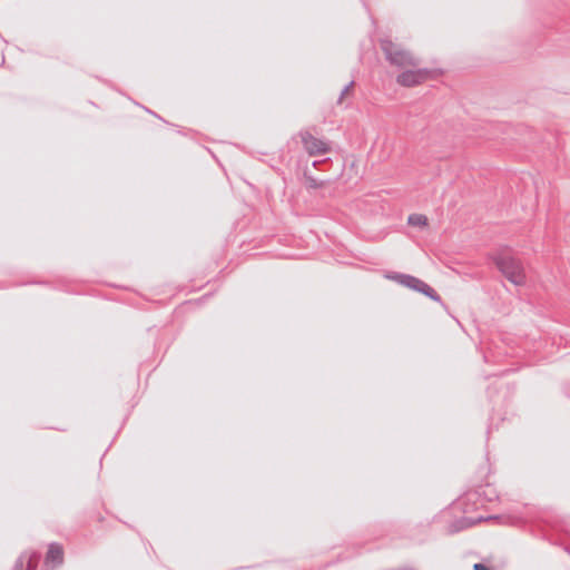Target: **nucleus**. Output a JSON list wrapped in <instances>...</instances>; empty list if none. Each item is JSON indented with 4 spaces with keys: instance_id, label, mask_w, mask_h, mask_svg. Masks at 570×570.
Listing matches in <instances>:
<instances>
[{
    "instance_id": "4",
    "label": "nucleus",
    "mask_w": 570,
    "mask_h": 570,
    "mask_svg": "<svg viewBox=\"0 0 570 570\" xmlns=\"http://www.w3.org/2000/svg\"><path fill=\"white\" fill-rule=\"evenodd\" d=\"M489 520H498L500 521L501 523L503 524H508L510 523V521L512 520L511 517L509 515H490V517H476V518H470V517H461V518H458L455 520H453L449 527H448V533L450 534H454V533H458L460 531H463L465 529H469L482 521H489Z\"/></svg>"
},
{
    "instance_id": "5",
    "label": "nucleus",
    "mask_w": 570,
    "mask_h": 570,
    "mask_svg": "<svg viewBox=\"0 0 570 570\" xmlns=\"http://www.w3.org/2000/svg\"><path fill=\"white\" fill-rule=\"evenodd\" d=\"M301 141L305 151L309 156L327 154L331 150V146L327 141L316 138L308 130H302L298 132Z\"/></svg>"
},
{
    "instance_id": "11",
    "label": "nucleus",
    "mask_w": 570,
    "mask_h": 570,
    "mask_svg": "<svg viewBox=\"0 0 570 570\" xmlns=\"http://www.w3.org/2000/svg\"><path fill=\"white\" fill-rule=\"evenodd\" d=\"M304 180H305L306 188L316 189V188H322L326 185V181L315 179L314 177L308 175L307 171H304Z\"/></svg>"
},
{
    "instance_id": "15",
    "label": "nucleus",
    "mask_w": 570,
    "mask_h": 570,
    "mask_svg": "<svg viewBox=\"0 0 570 570\" xmlns=\"http://www.w3.org/2000/svg\"><path fill=\"white\" fill-rule=\"evenodd\" d=\"M474 570H492L490 567L485 566L484 563H475L473 566Z\"/></svg>"
},
{
    "instance_id": "6",
    "label": "nucleus",
    "mask_w": 570,
    "mask_h": 570,
    "mask_svg": "<svg viewBox=\"0 0 570 570\" xmlns=\"http://www.w3.org/2000/svg\"><path fill=\"white\" fill-rule=\"evenodd\" d=\"M63 562V549L60 544L52 543L49 546L46 558L45 566L50 569H55L59 567Z\"/></svg>"
},
{
    "instance_id": "8",
    "label": "nucleus",
    "mask_w": 570,
    "mask_h": 570,
    "mask_svg": "<svg viewBox=\"0 0 570 570\" xmlns=\"http://www.w3.org/2000/svg\"><path fill=\"white\" fill-rule=\"evenodd\" d=\"M416 292L424 294L425 296H428L429 298H431L434 302H439V303L442 302V298L436 293V291L423 281L421 282Z\"/></svg>"
},
{
    "instance_id": "14",
    "label": "nucleus",
    "mask_w": 570,
    "mask_h": 570,
    "mask_svg": "<svg viewBox=\"0 0 570 570\" xmlns=\"http://www.w3.org/2000/svg\"><path fill=\"white\" fill-rule=\"evenodd\" d=\"M411 281L412 282L410 283L409 288H411L413 291H416L419 288L420 284H421L422 279L413 276Z\"/></svg>"
},
{
    "instance_id": "13",
    "label": "nucleus",
    "mask_w": 570,
    "mask_h": 570,
    "mask_svg": "<svg viewBox=\"0 0 570 570\" xmlns=\"http://www.w3.org/2000/svg\"><path fill=\"white\" fill-rule=\"evenodd\" d=\"M38 566V559L35 556H28L26 558V570H36Z\"/></svg>"
},
{
    "instance_id": "1",
    "label": "nucleus",
    "mask_w": 570,
    "mask_h": 570,
    "mask_svg": "<svg viewBox=\"0 0 570 570\" xmlns=\"http://www.w3.org/2000/svg\"><path fill=\"white\" fill-rule=\"evenodd\" d=\"M488 257L498 271L513 285L523 286L525 284L527 276L523 264L511 254L510 248L498 249L489 254Z\"/></svg>"
},
{
    "instance_id": "3",
    "label": "nucleus",
    "mask_w": 570,
    "mask_h": 570,
    "mask_svg": "<svg viewBox=\"0 0 570 570\" xmlns=\"http://www.w3.org/2000/svg\"><path fill=\"white\" fill-rule=\"evenodd\" d=\"M401 70L402 72L396 76L395 81L405 88H412L429 80H435L443 73L441 69L420 68L419 66Z\"/></svg>"
},
{
    "instance_id": "9",
    "label": "nucleus",
    "mask_w": 570,
    "mask_h": 570,
    "mask_svg": "<svg viewBox=\"0 0 570 570\" xmlns=\"http://www.w3.org/2000/svg\"><path fill=\"white\" fill-rule=\"evenodd\" d=\"M482 495L489 502H491L493 500V498H497V494L493 491H491V493L487 492L485 489H483V487H479L476 490L468 492L465 494V498H466V500L471 501L475 497H482Z\"/></svg>"
},
{
    "instance_id": "12",
    "label": "nucleus",
    "mask_w": 570,
    "mask_h": 570,
    "mask_svg": "<svg viewBox=\"0 0 570 570\" xmlns=\"http://www.w3.org/2000/svg\"><path fill=\"white\" fill-rule=\"evenodd\" d=\"M355 86V81L354 80H351L344 88L343 90L341 91L338 98H337V101L336 104L337 105H343L344 104V100L345 98L350 95V92L352 91V89L354 88Z\"/></svg>"
},
{
    "instance_id": "10",
    "label": "nucleus",
    "mask_w": 570,
    "mask_h": 570,
    "mask_svg": "<svg viewBox=\"0 0 570 570\" xmlns=\"http://www.w3.org/2000/svg\"><path fill=\"white\" fill-rule=\"evenodd\" d=\"M407 224L411 226L425 227L429 224L428 217L422 214H411L407 218Z\"/></svg>"
},
{
    "instance_id": "7",
    "label": "nucleus",
    "mask_w": 570,
    "mask_h": 570,
    "mask_svg": "<svg viewBox=\"0 0 570 570\" xmlns=\"http://www.w3.org/2000/svg\"><path fill=\"white\" fill-rule=\"evenodd\" d=\"M385 277L387 279H391V281H394L405 287H409L410 286V283L412 282V275H409V274H403V273H397V272H389Z\"/></svg>"
},
{
    "instance_id": "2",
    "label": "nucleus",
    "mask_w": 570,
    "mask_h": 570,
    "mask_svg": "<svg viewBox=\"0 0 570 570\" xmlns=\"http://www.w3.org/2000/svg\"><path fill=\"white\" fill-rule=\"evenodd\" d=\"M380 49L382 50L386 62L397 69L415 68L420 66V60L402 45L394 42L390 38L379 39Z\"/></svg>"
}]
</instances>
